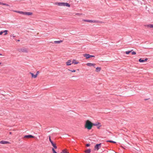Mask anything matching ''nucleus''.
Instances as JSON below:
<instances>
[{
  "mask_svg": "<svg viewBox=\"0 0 153 153\" xmlns=\"http://www.w3.org/2000/svg\"><path fill=\"white\" fill-rule=\"evenodd\" d=\"M49 140L50 141H51V137H50V136H49Z\"/></svg>",
  "mask_w": 153,
  "mask_h": 153,
  "instance_id": "72a5a7b5",
  "label": "nucleus"
},
{
  "mask_svg": "<svg viewBox=\"0 0 153 153\" xmlns=\"http://www.w3.org/2000/svg\"><path fill=\"white\" fill-rule=\"evenodd\" d=\"M146 26L148 27L153 28V24H149L147 25Z\"/></svg>",
  "mask_w": 153,
  "mask_h": 153,
  "instance_id": "6ab92c4d",
  "label": "nucleus"
},
{
  "mask_svg": "<svg viewBox=\"0 0 153 153\" xmlns=\"http://www.w3.org/2000/svg\"><path fill=\"white\" fill-rule=\"evenodd\" d=\"M75 15H77L79 16H80L81 15H82V14L77 13H75Z\"/></svg>",
  "mask_w": 153,
  "mask_h": 153,
  "instance_id": "5701e85b",
  "label": "nucleus"
},
{
  "mask_svg": "<svg viewBox=\"0 0 153 153\" xmlns=\"http://www.w3.org/2000/svg\"><path fill=\"white\" fill-rule=\"evenodd\" d=\"M20 51L25 53H27L28 50L25 48H22L20 49Z\"/></svg>",
  "mask_w": 153,
  "mask_h": 153,
  "instance_id": "0eeeda50",
  "label": "nucleus"
},
{
  "mask_svg": "<svg viewBox=\"0 0 153 153\" xmlns=\"http://www.w3.org/2000/svg\"><path fill=\"white\" fill-rule=\"evenodd\" d=\"M107 142H110V143H116V142L115 141H111V140H108L107 141Z\"/></svg>",
  "mask_w": 153,
  "mask_h": 153,
  "instance_id": "393cba45",
  "label": "nucleus"
},
{
  "mask_svg": "<svg viewBox=\"0 0 153 153\" xmlns=\"http://www.w3.org/2000/svg\"><path fill=\"white\" fill-rule=\"evenodd\" d=\"M101 143L97 144L94 146V150H98L101 147Z\"/></svg>",
  "mask_w": 153,
  "mask_h": 153,
  "instance_id": "423d86ee",
  "label": "nucleus"
},
{
  "mask_svg": "<svg viewBox=\"0 0 153 153\" xmlns=\"http://www.w3.org/2000/svg\"><path fill=\"white\" fill-rule=\"evenodd\" d=\"M71 61V60H68L66 62V64L67 66L71 65L72 64Z\"/></svg>",
  "mask_w": 153,
  "mask_h": 153,
  "instance_id": "6e6552de",
  "label": "nucleus"
},
{
  "mask_svg": "<svg viewBox=\"0 0 153 153\" xmlns=\"http://www.w3.org/2000/svg\"><path fill=\"white\" fill-rule=\"evenodd\" d=\"M101 70V68L100 67H97L96 68V71L97 72H99Z\"/></svg>",
  "mask_w": 153,
  "mask_h": 153,
  "instance_id": "2eb2a0df",
  "label": "nucleus"
},
{
  "mask_svg": "<svg viewBox=\"0 0 153 153\" xmlns=\"http://www.w3.org/2000/svg\"><path fill=\"white\" fill-rule=\"evenodd\" d=\"M52 150L53 152V153H57L55 150L53 148L52 149Z\"/></svg>",
  "mask_w": 153,
  "mask_h": 153,
  "instance_id": "bb28decb",
  "label": "nucleus"
},
{
  "mask_svg": "<svg viewBox=\"0 0 153 153\" xmlns=\"http://www.w3.org/2000/svg\"><path fill=\"white\" fill-rule=\"evenodd\" d=\"M86 65L88 66L91 67L94 66L96 65V64L94 63H88L86 64Z\"/></svg>",
  "mask_w": 153,
  "mask_h": 153,
  "instance_id": "9d476101",
  "label": "nucleus"
},
{
  "mask_svg": "<svg viewBox=\"0 0 153 153\" xmlns=\"http://www.w3.org/2000/svg\"><path fill=\"white\" fill-rule=\"evenodd\" d=\"M34 137V136H33L32 135H25L24 137V138H31Z\"/></svg>",
  "mask_w": 153,
  "mask_h": 153,
  "instance_id": "f8f14e48",
  "label": "nucleus"
},
{
  "mask_svg": "<svg viewBox=\"0 0 153 153\" xmlns=\"http://www.w3.org/2000/svg\"><path fill=\"white\" fill-rule=\"evenodd\" d=\"M148 59L147 58H146L144 60L142 59H139V61L140 62H144L145 61H147Z\"/></svg>",
  "mask_w": 153,
  "mask_h": 153,
  "instance_id": "ddd939ff",
  "label": "nucleus"
},
{
  "mask_svg": "<svg viewBox=\"0 0 153 153\" xmlns=\"http://www.w3.org/2000/svg\"><path fill=\"white\" fill-rule=\"evenodd\" d=\"M62 40L56 41H54V42L56 44H59L62 43Z\"/></svg>",
  "mask_w": 153,
  "mask_h": 153,
  "instance_id": "f3484780",
  "label": "nucleus"
},
{
  "mask_svg": "<svg viewBox=\"0 0 153 153\" xmlns=\"http://www.w3.org/2000/svg\"><path fill=\"white\" fill-rule=\"evenodd\" d=\"M9 134H12V132H10Z\"/></svg>",
  "mask_w": 153,
  "mask_h": 153,
  "instance_id": "f704fd0d",
  "label": "nucleus"
},
{
  "mask_svg": "<svg viewBox=\"0 0 153 153\" xmlns=\"http://www.w3.org/2000/svg\"><path fill=\"white\" fill-rule=\"evenodd\" d=\"M0 56H3V55H2V54H1V53H0Z\"/></svg>",
  "mask_w": 153,
  "mask_h": 153,
  "instance_id": "c9c22d12",
  "label": "nucleus"
},
{
  "mask_svg": "<svg viewBox=\"0 0 153 153\" xmlns=\"http://www.w3.org/2000/svg\"><path fill=\"white\" fill-rule=\"evenodd\" d=\"M3 33H4V35H6L7 34V32H8V31L7 30H5L3 31Z\"/></svg>",
  "mask_w": 153,
  "mask_h": 153,
  "instance_id": "aec40b11",
  "label": "nucleus"
},
{
  "mask_svg": "<svg viewBox=\"0 0 153 153\" xmlns=\"http://www.w3.org/2000/svg\"><path fill=\"white\" fill-rule=\"evenodd\" d=\"M98 125H100L99 126L97 127V128L99 129L100 128V127L101 126V125L100 123H98Z\"/></svg>",
  "mask_w": 153,
  "mask_h": 153,
  "instance_id": "cd10ccee",
  "label": "nucleus"
},
{
  "mask_svg": "<svg viewBox=\"0 0 153 153\" xmlns=\"http://www.w3.org/2000/svg\"><path fill=\"white\" fill-rule=\"evenodd\" d=\"M61 153H68V152L66 149H65L62 151Z\"/></svg>",
  "mask_w": 153,
  "mask_h": 153,
  "instance_id": "412c9836",
  "label": "nucleus"
},
{
  "mask_svg": "<svg viewBox=\"0 0 153 153\" xmlns=\"http://www.w3.org/2000/svg\"><path fill=\"white\" fill-rule=\"evenodd\" d=\"M50 142L52 144V145L53 144H54V143H53V142L52 140L50 141Z\"/></svg>",
  "mask_w": 153,
  "mask_h": 153,
  "instance_id": "473e14b6",
  "label": "nucleus"
},
{
  "mask_svg": "<svg viewBox=\"0 0 153 153\" xmlns=\"http://www.w3.org/2000/svg\"><path fill=\"white\" fill-rule=\"evenodd\" d=\"M52 145V146L53 147L56 149L57 148V146H56V144L54 143Z\"/></svg>",
  "mask_w": 153,
  "mask_h": 153,
  "instance_id": "b1692460",
  "label": "nucleus"
},
{
  "mask_svg": "<svg viewBox=\"0 0 153 153\" xmlns=\"http://www.w3.org/2000/svg\"><path fill=\"white\" fill-rule=\"evenodd\" d=\"M10 143L7 141H5L4 140H2L0 141V144H10Z\"/></svg>",
  "mask_w": 153,
  "mask_h": 153,
  "instance_id": "1a4fd4ad",
  "label": "nucleus"
},
{
  "mask_svg": "<svg viewBox=\"0 0 153 153\" xmlns=\"http://www.w3.org/2000/svg\"><path fill=\"white\" fill-rule=\"evenodd\" d=\"M1 63L0 62V65H1Z\"/></svg>",
  "mask_w": 153,
  "mask_h": 153,
  "instance_id": "e433bc0d",
  "label": "nucleus"
},
{
  "mask_svg": "<svg viewBox=\"0 0 153 153\" xmlns=\"http://www.w3.org/2000/svg\"><path fill=\"white\" fill-rule=\"evenodd\" d=\"M90 146V144H87L86 145V146L87 147H88Z\"/></svg>",
  "mask_w": 153,
  "mask_h": 153,
  "instance_id": "c756f323",
  "label": "nucleus"
},
{
  "mask_svg": "<svg viewBox=\"0 0 153 153\" xmlns=\"http://www.w3.org/2000/svg\"><path fill=\"white\" fill-rule=\"evenodd\" d=\"M13 11L17 13L20 14L27 16H31L33 15V13L30 12H24L22 11H19L17 10H13Z\"/></svg>",
  "mask_w": 153,
  "mask_h": 153,
  "instance_id": "f03ea898",
  "label": "nucleus"
},
{
  "mask_svg": "<svg viewBox=\"0 0 153 153\" xmlns=\"http://www.w3.org/2000/svg\"><path fill=\"white\" fill-rule=\"evenodd\" d=\"M13 37H15V36H13Z\"/></svg>",
  "mask_w": 153,
  "mask_h": 153,
  "instance_id": "4c0bfd02",
  "label": "nucleus"
},
{
  "mask_svg": "<svg viewBox=\"0 0 153 153\" xmlns=\"http://www.w3.org/2000/svg\"><path fill=\"white\" fill-rule=\"evenodd\" d=\"M83 56L85 57L86 59H87L90 58L91 57H95L93 55H91L88 54H83Z\"/></svg>",
  "mask_w": 153,
  "mask_h": 153,
  "instance_id": "39448f33",
  "label": "nucleus"
},
{
  "mask_svg": "<svg viewBox=\"0 0 153 153\" xmlns=\"http://www.w3.org/2000/svg\"><path fill=\"white\" fill-rule=\"evenodd\" d=\"M39 74V71H37V72H36V76H37Z\"/></svg>",
  "mask_w": 153,
  "mask_h": 153,
  "instance_id": "7c9ffc66",
  "label": "nucleus"
},
{
  "mask_svg": "<svg viewBox=\"0 0 153 153\" xmlns=\"http://www.w3.org/2000/svg\"><path fill=\"white\" fill-rule=\"evenodd\" d=\"M97 125V124L93 123L89 120H87L85 122L84 126L85 128L90 130L92 128L93 126H96Z\"/></svg>",
  "mask_w": 153,
  "mask_h": 153,
  "instance_id": "f257e3e1",
  "label": "nucleus"
},
{
  "mask_svg": "<svg viewBox=\"0 0 153 153\" xmlns=\"http://www.w3.org/2000/svg\"><path fill=\"white\" fill-rule=\"evenodd\" d=\"M84 152L85 153H90L91 152V150L90 149H88L85 151Z\"/></svg>",
  "mask_w": 153,
  "mask_h": 153,
  "instance_id": "a211bd4d",
  "label": "nucleus"
},
{
  "mask_svg": "<svg viewBox=\"0 0 153 153\" xmlns=\"http://www.w3.org/2000/svg\"><path fill=\"white\" fill-rule=\"evenodd\" d=\"M56 5L60 6H66L68 7H70V5L67 3L65 2H56L55 3Z\"/></svg>",
  "mask_w": 153,
  "mask_h": 153,
  "instance_id": "7ed1b4c3",
  "label": "nucleus"
},
{
  "mask_svg": "<svg viewBox=\"0 0 153 153\" xmlns=\"http://www.w3.org/2000/svg\"><path fill=\"white\" fill-rule=\"evenodd\" d=\"M83 21L85 22H93L94 23H97L99 22L96 20H87V19H83L82 20Z\"/></svg>",
  "mask_w": 153,
  "mask_h": 153,
  "instance_id": "20e7f679",
  "label": "nucleus"
},
{
  "mask_svg": "<svg viewBox=\"0 0 153 153\" xmlns=\"http://www.w3.org/2000/svg\"><path fill=\"white\" fill-rule=\"evenodd\" d=\"M132 51V50H131V51H126V54H129L130 52H131Z\"/></svg>",
  "mask_w": 153,
  "mask_h": 153,
  "instance_id": "4be33fe9",
  "label": "nucleus"
},
{
  "mask_svg": "<svg viewBox=\"0 0 153 153\" xmlns=\"http://www.w3.org/2000/svg\"><path fill=\"white\" fill-rule=\"evenodd\" d=\"M68 70L70 71H71V72H75L76 71V70H71L70 69H68Z\"/></svg>",
  "mask_w": 153,
  "mask_h": 153,
  "instance_id": "a878e982",
  "label": "nucleus"
},
{
  "mask_svg": "<svg viewBox=\"0 0 153 153\" xmlns=\"http://www.w3.org/2000/svg\"><path fill=\"white\" fill-rule=\"evenodd\" d=\"M0 5L5 6L6 7H9L10 6L7 4L5 3H3L2 2H0Z\"/></svg>",
  "mask_w": 153,
  "mask_h": 153,
  "instance_id": "4468645a",
  "label": "nucleus"
},
{
  "mask_svg": "<svg viewBox=\"0 0 153 153\" xmlns=\"http://www.w3.org/2000/svg\"><path fill=\"white\" fill-rule=\"evenodd\" d=\"M131 53L132 55H135L136 54V53L135 51H133Z\"/></svg>",
  "mask_w": 153,
  "mask_h": 153,
  "instance_id": "c85d7f7f",
  "label": "nucleus"
},
{
  "mask_svg": "<svg viewBox=\"0 0 153 153\" xmlns=\"http://www.w3.org/2000/svg\"><path fill=\"white\" fill-rule=\"evenodd\" d=\"M79 63V62L78 61H77L75 59H73V60L72 61V63L74 64V65L76 64Z\"/></svg>",
  "mask_w": 153,
  "mask_h": 153,
  "instance_id": "9b49d317",
  "label": "nucleus"
},
{
  "mask_svg": "<svg viewBox=\"0 0 153 153\" xmlns=\"http://www.w3.org/2000/svg\"><path fill=\"white\" fill-rule=\"evenodd\" d=\"M30 73L31 75L32 76V78H36V77H37L36 75V74L34 75L33 73H32L31 72Z\"/></svg>",
  "mask_w": 153,
  "mask_h": 153,
  "instance_id": "dca6fc26",
  "label": "nucleus"
},
{
  "mask_svg": "<svg viewBox=\"0 0 153 153\" xmlns=\"http://www.w3.org/2000/svg\"><path fill=\"white\" fill-rule=\"evenodd\" d=\"M3 31H1L0 32V35H1L2 34V33H3Z\"/></svg>",
  "mask_w": 153,
  "mask_h": 153,
  "instance_id": "2f4dec72",
  "label": "nucleus"
}]
</instances>
